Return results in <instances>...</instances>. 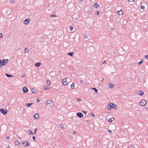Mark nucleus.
I'll use <instances>...</instances> for the list:
<instances>
[{"instance_id":"f257e3e1","label":"nucleus","mask_w":148,"mask_h":148,"mask_svg":"<svg viewBox=\"0 0 148 148\" xmlns=\"http://www.w3.org/2000/svg\"><path fill=\"white\" fill-rule=\"evenodd\" d=\"M0 112L3 115H5L7 113L8 111L6 110H4L3 109H1L0 110Z\"/></svg>"},{"instance_id":"f03ea898","label":"nucleus","mask_w":148,"mask_h":148,"mask_svg":"<svg viewBox=\"0 0 148 148\" xmlns=\"http://www.w3.org/2000/svg\"><path fill=\"white\" fill-rule=\"evenodd\" d=\"M140 104L141 106H144L146 103V101L144 99H142L140 101Z\"/></svg>"},{"instance_id":"7ed1b4c3","label":"nucleus","mask_w":148,"mask_h":148,"mask_svg":"<svg viewBox=\"0 0 148 148\" xmlns=\"http://www.w3.org/2000/svg\"><path fill=\"white\" fill-rule=\"evenodd\" d=\"M8 59H3L2 62V64L3 66L5 65L8 62Z\"/></svg>"},{"instance_id":"20e7f679","label":"nucleus","mask_w":148,"mask_h":148,"mask_svg":"<svg viewBox=\"0 0 148 148\" xmlns=\"http://www.w3.org/2000/svg\"><path fill=\"white\" fill-rule=\"evenodd\" d=\"M76 115L80 118H82L83 116V114L80 112H77L76 114Z\"/></svg>"},{"instance_id":"39448f33","label":"nucleus","mask_w":148,"mask_h":148,"mask_svg":"<svg viewBox=\"0 0 148 148\" xmlns=\"http://www.w3.org/2000/svg\"><path fill=\"white\" fill-rule=\"evenodd\" d=\"M22 143L25 147H27L29 145L27 141H24Z\"/></svg>"},{"instance_id":"423d86ee","label":"nucleus","mask_w":148,"mask_h":148,"mask_svg":"<svg viewBox=\"0 0 148 148\" xmlns=\"http://www.w3.org/2000/svg\"><path fill=\"white\" fill-rule=\"evenodd\" d=\"M23 92L26 93L28 92V89L26 87H24L23 88Z\"/></svg>"},{"instance_id":"0eeeda50","label":"nucleus","mask_w":148,"mask_h":148,"mask_svg":"<svg viewBox=\"0 0 148 148\" xmlns=\"http://www.w3.org/2000/svg\"><path fill=\"white\" fill-rule=\"evenodd\" d=\"M29 21L30 19H26L24 21L23 23L25 25H27L29 23Z\"/></svg>"},{"instance_id":"6e6552de","label":"nucleus","mask_w":148,"mask_h":148,"mask_svg":"<svg viewBox=\"0 0 148 148\" xmlns=\"http://www.w3.org/2000/svg\"><path fill=\"white\" fill-rule=\"evenodd\" d=\"M112 104V108L116 109L117 108L116 106V104L111 103Z\"/></svg>"},{"instance_id":"1a4fd4ad","label":"nucleus","mask_w":148,"mask_h":148,"mask_svg":"<svg viewBox=\"0 0 148 148\" xmlns=\"http://www.w3.org/2000/svg\"><path fill=\"white\" fill-rule=\"evenodd\" d=\"M39 115L38 114L36 113L34 115V118L35 119H38Z\"/></svg>"},{"instance_id":"9d476101","label":"nucleus","mask_w":148,"mask_h":148,"mask_svg":"<svg viewBox=\"0 0 148 148\" xmlns=\"http://www.w3.org/2000/svg\"><path fill=\"white\" fill-rule=\"evenodd\" d=\"M108 87L109 88H112L114 87V85L113 84L110 83L108 85Z\"/></svg>"},{"instance_id":"9b49d317","label":"nucleus","mask_w":148,"mask_h":148,"mask_svg":"<svg viewBox=\"0 0 148 148\" xmlns=\"http://www.w3.org/2000/svg\"><path fill=\"white\" fill-rule=\"evenodd\" d=\"M41 64V63L40 62H37L35 63V66L37 67L40 66Z\"/></svg>"},{"instance_id":"f8f14e48","label":"nucleus","mask_w":148,"mask_h":148,"mask_svg":"<svg viewBox=\"0 0 148 148\" xmlns=\"http://www.w3.org/2000/svg\"><path fill=\"white\" fill-rule=\"evenodd\" d=\"M138 93L139 95L142 96L143 95L144 92L141 90H140L138 91Z\"/></svg>"},{"instance_id":"ddd939ff","label":"nucleus","mask_w":148,"mask_h":148,"mask_svg":"<svg viewBox=\"0 0 148 148\" xmlns=\"http://www.w3.org/2000/svg\"><path fill=\"white\" fill-rule=\"evenodd\" d=\"M114 120V118L113 117H112V118H111V119H109L108 120V121L109 122H112V121H113Z\"/></svg>"},{"instance_id":"4468645a","label":"nucleus","mask_w":148,"mask_h":148,"mask_svg":"<svg viewBox=\"0 0 148 148\" xmlns=\"http://www.w3.org/2000/svg\"><path fill=\"white\" fill-rule=\"evenodd\" d=\"M117 13L119 15H121L123 14V11H122L121 10L120 11H118Z\"/></svg>"},{"instance_id":"2eb2a0df","label":"nucleus","mask_w":148,"mask_h":148,"mask_svg":"<svg viewBox=\"0 0 148 148\" xmlns=\"http://www.w3.org/2000/svg\"><path fill=\"white\" fill-rule=\"evenodd\" d=\"M52 102V101L50 100H47L46 101V103L47 104H50Z\"/></svg>"},{"instance_id":"dca6fc26","label":"nucleus","mask_w":148,"mask_h":148,"mask_svg":"<svg viewBox=\"0 0 148 148\" xmlns=\"http://www.w3.org/2000/svg\"><path fill=\"white\" fill-rule=\"evenodd\" d=\"M99 4L97 3H96L94 5V6L95 8H98V7L99 6Z\"/></svg>"},{"instance_id":"f3484780","label":"nucleus","mask_w":148,"mask_h":148,"mask_svg":"<svg viewBox=\"0 0 148 148\" xmlns=\"http://www.w3.org/2000/svg\"><path fill=\"white\" fill-rule=\"evenodd\" d=\"M143 59H142L140 62H138V64L139 65H141L143 63Z\"/></svg>"},{"instance_id":"a211bd4d","label":"nucleus","mask_w":148,"mask_h":148,"mask_svg":"<svg viewBox=\"0 0 148 148\" xmlns=\"http://www.w3.org/2000/svg\"><path fill=\"white\" fill-rule=\"evenodd\" d=\"M73 52H69L67 54L71 56H73Z\"/></svg>"},{"instance_id":"6ab92c4d","label":"nucleus","mask_w":148,"mask_h":148,"mask_svg":"<svg viewBox=\"0 0 148 148\" xmlns=\"http://www.w3.org/2000/svg\"><path fill=\"white\" fill-rule=\"evenodd\" d=\"M14 144L16 146H17L19 144V141H16L15 142Z\"/></svg>"},{"instance_id":"aec40b11","label":"nucleus","mask_w":148,"mask_h":148,"mask_svg":"<svg viewBox=\"0 0 148 148\" xmlns=\"http://www.w3.org/2000/svg\"><path fill=\"white\" fill-rule=\"evenodd\" d=\"M111 108H112V104H110L108 105V110H110Z\"/></svg>"},{"instance_id":"412c9836","label":"nucleus","mask_w":148,"mask_h":148,"mask_svg":"<svg viewBox=\"0 0 148 148\" xmlns=\"http://www.w3.org/2000/svg\"><path fill=\"white\" fill-rule=\"evenodd\" d=\"M5 75L7 76V77H13V76L12 75L8 74L7 73H5Z\"/></svg>"},{"instance_id":"4be33fe9","label":"nucleus","mask_w":148,"mask_h":148,"mask_svg":"<svg viewBox=\"0 0 148 148\" xmlns=\"http://www.w3.org/2000/svg\"><path fill=\"white\" fill-rule=\"evenodd\" d=\"M75 86V83H72V84L71 85V89H73L74 88Z\"/></svg>"},{"instance_id":"5701e85b","label":"nucleus","mask_w":148,"mask_h":148,"mask_svg":"<svg viewBox=\"0 0 148 148\" xmlns=\"http://www.w3.org/2000/svg\"><path fill=\"white\" fill-rule=\"evenodd\" d=\"M46 83H47V84L48 86H49L50 85V81L49 80H47V81Z\"/></svg>"},{"instance_id":"b1692460","label":"nucleus","mask_w":148,"mask_h":148,"mask_svg":"<svg viewBox=\"0 0 148 148\" xmlns=\"http://www.w3.org/2000/svg\"><path fill=\"white\" fill-rule=\"evenodd\" d=\"M32 91L33 93H35L36 92V91L34 88H32Z\"/></svg>"},{"instance_id":"393cba45","label":"nucleus","mask_w":148,"mask_h":148,"mask_svg":"<svg viewBox=\"0 0 148 148\" xmlns=\"http://www.w3.org/2000/svg\"><path fill=\"white\" fill-rule=\"evenodd\" d=\"M91 89H92L93 90H94L95 91V92L96 93H97V89L96 88H91Z\"/></svg>"},{"instance_id":"a878e982","label":"nucleus","mask_w":148,"mask_h":148,"mask_svg":"<svg viewBox=\"0 0 148 148\" xmlns=\"http://www.w3.org/2000/svg\"><path fill=\"white\" fill-rule=\"evenodd\" d=\"M28 133L30 135H33V132L30 130H28Z\"/></svg>"},{"instance_id":"bb28decb","label":"nucleus","mask_w":148,"mask_h":148,"mask_svg":"<svg viewBox=\"0 0 148 148\" xmlns=\"http://www.w3.org/2000/svg\"><path fill=\"white\" fill-rule=\"evenodd\" d=\"M25 53H28L29 52L28 49L27 48H25Z\"/></svg>"},{"instance_id":"cd10ccee","label":"nucleus","mask_w":148,"mask_h":148,"mask_svg":"<svg viewBox=\"0 0 148 148\" xmlns=\"http://www.w3.org/2000/svg\"><path fill=\"white\" fill-rule=\"evenodd\" d=\"M33 104L32 103H28L27 104L26 106L27 107H29L30 106L32 105Z\"/></svg>"},{"instance_id":"c85d7f7f","label":"nucleus","mask_w":148,"mask_h":148,"mask_svg":"<svg viewBox=\"0 0 148 148\" xmlns=\"http://www.w3.org/2000/svg\"><path fill=\"white\" fill-rule=\"evenodd\" d=\"M140 8L141 9L143 10H145V7L144 5H142L141 6Z\"/></svg>"},{"instance_id":"c756f323","label":"nucleus","mask_w":148,"mask_h":148,"mask_svg":"<svg viewBox=\"0 0 148 148\" xmlns=\"http://www.w3.org/2000/svg\"><path fill=\"white\" fill-rule=\"evenodd\" d=\"M91 11V9L90 8L87 11V12L88 14H90Z\"/></svg>"},{"instance_id":"7c9ffc66","label":"nucleus","mask_w":148,"mask_h":148,"mask_svg":"<svg viewBox=\"0 0 148 148\" xmlns=\"http://www.w3.org/2000/svg\"><path fill=\"white\" fill-rule=\"evenodd\" d=\"M50 89V88H49V87L47 86H45V87L44 88V89L45 90H47V89Z\"/></svg>"},{"instance_id":"2f4dec72","label":"nucleus","mask_w":148,"mask_h":148,"mask_svg":"<svg viewBox=\"0 0 148 148\" xmlns=\"http://www.w3.org/2000/svg\"><path fill=\"white\" fill-rule=\"evenodd\" d=\"M2 60H0V69L2 65Z\"/></svg>"},{"instance_id":"473e14b6","label":"nucleus","mask_w":148,"mask_h":148,"mask_svg":"<svg viewBox=\"0 0 148 148\" xmlns=\"http://www.w3.org/2000/svg\"><path fill=\"white\" fill-rule=\"evenodd\" d=\"M63 83H62V84L63 85H66L67 83V82H66V81H65V82H63Z\"/></svg>"},{"instance_id":"72a5a7b5","label":"nucleus","mask_w":148,"mask_h":148,"mask_svg":"<svg viewBox=\"0 0 148 148\" xmlns=\"http://www.w3.org/2000/svg\"><path fill=\"white\" fill-rule=\"evenodd\" d=\"M10 2L11 3H13L14 2V0H10Z\"/></svg>"},{"instance_id":"f704fd0d","label":"nucleus","mask_w":148,"mask_h":148,"mask_svg":"<svg viewBox=\"0 0 148 148\" xmlns=\"http://www.w3.org/2000/svg\"><path fill=\"white\" fill-rule=\"evenodd\" d=\"M77 100L78 101H82V99L80 98H78L77 99Z\"/></svg>"},{"instance_id":"c9c22d12","label":"nucleus","mask_w":148,"mask_h":148,"mask_svg":"<svg viewBox=\"0 0 148 148\" xmlns=\"http://www.w3.org/2000/svg\"><path fill=\"white\" fill-rule=\"evenodd\" d=\"M90 116L92 117L95 116V115L93 113H91L90 114Z\"/></svg>"},{"instance_id":"e433bc0d","label":"nucleus","mask_w":148,"mask_h":148,"mask_svg":"<svg viewBox=\"0 0 148 148\" xmlns=\"http://www.w3.org/2000/svg\"><path fill=\"white\" fill-rule=\"evenodd\" d=\"M83 81L82 80H80L79 82L80 84H82L83 83Z\"/></svg>"},{"instance_id":"4c0bfd02","label":"nucleus","mask_w":148,"mask_h":148,"mask_svg":"<svg viewBox=\"0 0 148 148\" xmlns=\"http://www.w3.org/2000/svg\"><path fill=\"white\" fill-rule=\"evenodd\" d=\"M73 29V28L71 26L70 27V29L71 31Z\"/></svg>"},{"instance_id":"58836bf2","label":"nucleus","mask_w":148,"mask_h":148,"mask_svg":"<svg viewBox=\"0 0 148 148\" xmlns=\"http://www.w3.org/2000/svg\"><path fill=\"white\" fill-rule=\"evenodd\" d=\"M66 78H64L62 79V81L63 82H65V81H66Z\"/></svg>"},{"instance_id":"ea45409f","label":"nucleus","mask_w":148,"mask_h":148,"mask_svg":"<svg viewBox=\"0 0 148 148\" xmlns=\"http://www.w3.org/2000/svg\"><path fill=\"white\" fill-rule=\"evenodd\" d=\"M60 127L61 128H63L64 127V126L63 125H60Z\"/></svg>"},{"instance_id":"a19ab883","label":"nucleus","mask_w":148,"mask_h":148,"mask_svg":"<svg viewBox=\"0 0 148 148\" xmlns=\"http://www.w3.org/2000/svg\"><path fill=\"white\" fill-rule=\"evenodd\" d=\"M107 131L108 133H110V134L111 133V131L110 130H107Z\"/></svg>"},{"instance_id":"79ce46f5","label":"nucleus","mask_w":148,"mask_h":148,"mask_svg":"<svg viewBox=\"0 0 148 148\" xmlns=\"http://www.w3.org/2000/svg\"><path fill=\"white\" fill-rule=\"evenodd\" d=\"M21 77H25V75H24V74H23V75H21Z\"/></svg>"},{"instance_id":"37998d69","label":"nucleus","mask_w":148,"mask_h":148,"mask_svg":"<svg viewBox=\"0 0 148 148\" xmlns=\"http://www.w3.org/2000/svg\"><path fill=\"white\" fill-rule=\"evenodd\" d=\"M84 38H87V37L88 36V35L87 34H85L84 35Z\"/></svg>"},{"instance_id":"c03bdc74","label":"nucleus","mask_w":148,"mask_h":148,"mask_svg":"<svg viewBox=\"0 0 148 148\" xmlns=\"http://www.w3.org/2000/svg\"><path fill=\"white\" fill-rule=\"evenodd\" d=\"M51 16L52 17H56V16L54 14H53V15H51Z\"/></svg>"},{"instance_id":"a18cd8bd","label":"nucleus","mask_w":148,"mask_h":148,"mask_svg":"<svg viewBox=\"0 0 148 148\" xmlns=\"http://www.w3.org/2000/svg\"><path fill=\"white\" fill-rule=\"evenodd\" d=\"M3 36V34L2 33H0V38L2 37Z\"/></svg>"},{"instance_id":"49530a36","label":"nucleus","mask_w":148,"mask_h":148,"mask_svg":"<svg viewBox=\"0 0 148 148\" xmlns=\"http://www.w3.org/2000/svg\"><path fill=\"white\" fill-rule=\"evenodd\" d=\"M34 130H35V131H34V134H36V131H37V129L36 128H35L34 129Z\"/></svg>"},{"instance_id":"de8ad7c7","label":"nucleus","mask_w":148,"mask_h":148,"mask_svg":"<svg viewBox=\"0 0 148 148\" xmlns=\"http://www.w3.org/2000/svg\"><path fill=\"white\" fill-rule=\"evenodd\" d=\"M32 138L34 140H36V138H35V136H33L32 137Z\"/></svg>"},{"instance_id":"09e8293b","label":"nucleus","mask_w":148,"mask_h":148,"mask_svg":"<svg viewBox=\"0 0 148 148\" xmlns=\"http://www.w3.org/2000/svg\"><path fill=\"white\" fill-rule=\"evenodd\" d=\"M40 99L38 98H37L36 99V101L37 102H39L40 101Z\"/></svg>"},{"instance_id":"8fccbe9b","label":"nucleus","mask_w":148,"mask_h":148,"mask_svg":"<svg viewBox=\"0 0 148 148\" xmlns=\"http://www.w3.org/2000/svg\"><path fill=\"white\" fill-rule=\"evenodd\" d=\"M83 113H84L85 114H86V112L85 111H82Z\"/></svg>"},{"instance_id":"3c124183","label":"nucleus","mask_w":148,"mask_h":148,"mask_svg":"<svg viewBox=\"0 0 148 148\" xmlns=\"http://www.w3.org/2000/svg\"><path fill=\"white\" fill-rule=\"evenodd\" d=\"M129 148H135L133 146H130Z\"/></svg>"},{"instance_id":"603ef678","label":"nucleus","mask_w":148,"mask_h":148,"mask_svg":"<svg viewBox=\"0 0 148 148\" xmlns=\"http://www.w3.org/2000/svg\"><path fill=\"white\" fill-rule=\"evenodd\" d=\"M145 58H147V59H148V55H146L145 56Z\"/></svg>"},{"instance_id":"864d4df0","label":"nucleus","mask_w":148,"mask_h":148,"mask_svg":"<svg viewBox=\"0 0 148 148\" xmlns=\"http://www.w3.org/2000/svg\"><path fill=\"white\" fill-rule=\"evenodd\" d=\"M106 63V61L105 60L103 61V62L102 63V64L103 65Z\"/></svg>"},{"instance_id":"5fc2aeb1","label":"nucleus","mask_w":148,"mask_h":148,"mask_svg":"<svg viewBox=\"0 0 148 148\" xmlns=\"http://www.w3.org/2000/svg\"><path fill=\"white\" fill-rule=\"evenodd\" d=\"M96 13L97 15H98L99 14V12L98 11H96Z\"/></svg>"},{"instance_id":"6e6d98bb","label":"nucleus","mask_w":148,"mask_h":148,"mask_svg":"<svg viewBox=\"0 0 148 148\" xmlns=\"http://www.w3.org/2000/svg\"><path fill=\"white\" fill-rule=\"evenodd\" d=\"M9 137H6L5 138V140H8V139H9Z\"/></svg>"},{"instance_id":"4d7b16f0","label":"nucleus","mask_w":148,"mask_h":148,"mask_svg":"<svg viewBox=\"0 0 148 148\" xmlns=\"http://www.w3.org/2000/svg\"><path fill=\"white\" fill-rule=\"evenodd\" d=\"M134 0H128V1L129 2L134 1Z\"/></svg>"},{"instance_id":"13d9d810","label":"nucleus","mask_w":148,"mask_h":148,"mask_svg":"<svg viewBox=\"0 0 148 148\" xmlns=\"http://www.w3.org/2000/svg\"><path fill=\"white\" fill-rule=\"evenodd\" d=\"M76 134V132L75 131H73V134Z\"/></svg>"},{"instance_id":"bf43d9fd","label":"nucleus","mask_w":148,"mask_h":148,"mask_svg":"<svg viewBox=\"0 0 148 148\" xmlns=\"http://www.w3.org/2000/svg\"><path fill=\"white\" fill-rule=\"evenodd\" d=\"M19 138L20 139V137H19Z\"/></svg>"},{"instance_id":"052dcab7","label":"nucleus","mask_w":148,"mask_h":148,"mask_svg":"<svg viewBox=\"0 0 148 148\" xmlns=\"http://www.w3.org/2000/svg\"><path fill=\"white\" fill-rule=\"evenodd\" d=\"M8 148H9V147H8Z\"/></svg>"}]
</instances>
